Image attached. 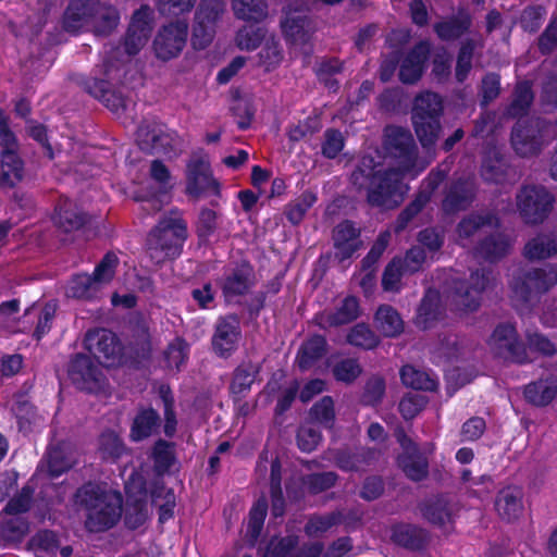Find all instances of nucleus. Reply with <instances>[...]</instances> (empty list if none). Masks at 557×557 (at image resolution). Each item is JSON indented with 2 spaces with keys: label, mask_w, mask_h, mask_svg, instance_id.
<instances>
[{
  "label": "nucleus",
  "mask_w": 557,
  "mask_h": 557,
  "mask_svg": "<svg viewBox=\"0 0 557 557\" xmlns=\"http://www.w3.org/2000/svg\"><path fill=\"white\" fill-rule=\"evenodd\" d=\"M385 161L391 166L397 164V170L383 171L381 165L364 157L351 177L354 184L360 187L367 183L370 203L393 208L403 201L408 189L403 182L405 176L410 174L414 177L425 168V163L418 162L412 136L401 127L389 126L385 129Z\"/></svg>",
  "instance_id": "f257e3e1"
},
{
  "label": "nucleus",
  "mask_w": 557,
  "mask_h": 557,
  "mask_svg": "<svg viewBox=\"0 0 557 557\" xmlns=\"http://www.w3.org/2000/svg\"><path fill=\"white\" fill-rule=\"evenodd\" d=\"M75 502L87 510L86 528L100 532L112 528L121 518L122 496L96 484H86L75 495Z\"/></svg>",
  "instance_id": "f03ea898"
},
{
  "label": "nucleus",
  "mask_w": 557,
  "mask_h": 557,
  "mask_svg": "<svg viewBox=\"0 0 557 557\" xmlns=\"http://www.w3.org/2000/svg\"><path fill=\"white\" fill-rule=\"evenodd\" d=\"M528 344L527 349L517 341L516 330L510 324L498 325L487 342L492 354L518 363L532 360L535 351L548 356L557 352L556 344L536 333L528 335Z\"/></svg>",
  "instance_id": "7ed1b4c3"
},
{
  "label": "nucleus",
  "mask_w": 557,
  "mask_h": 557,
  "mask_svg": "<svg viewBox=\"0 0 557 557\" xmlns=\"http://www.w3.org/2000/svg\"><path fill=\"white\" fill-rule=\"evenodd\" d=\"M186 237L187 225L178 214L163 219L148 238L151 258L161 262L177 257Z\"/></svg>",
  "instance_id": "20e7f679"
},
{
  "label": "nucleus",
  "mask_w": 557,
  "mask_h": 557,
  "mask_svg": "<svg viewBox=\"0 0 557 557\" xmlns=\"http://www.w3.org/2000/svg\"><path fill=\"white\" fill-rule=\"evenodd\" d=\"M67 27L92 23L99 34H108L119 22V14L112 7L100 4L99 0H71L65 13Z\"/></svg>",
  "instance_id": "39448f33"
},
{
  "label": "nucleus",
  "mask_w": 557,
  "mask_h": 557,
  "mask_svg": "<svg viewBox=\"0 0 557 557\" xmlns=\"http://www.w3.org/2000/svg\"><path fill=\"white\" fill-rule=\"evenodd\" d=\"M442 101L436 94L424 92L416 98L412 120L416 133L423 147L432 146L440 132L438 115Z\"/></svg>",
  "instance_id": "423d86ee"
},
{
  "label": "nucleus",
  "mask_w": 557,
  "mask_h": 557,
  "mask_svg": "<svg viewBox=\"0 0 557 557\" xmlns=\"http://www.w3.org/2000/svg\"><path fill=\"white\" fill-rule=\"evenodd\" d=\"M0 145L3 152L0 158V186H12L23 176V164L16 156L15 139L8 129L3 112L0 110Z\"/></svg>",
  "instance_id": "0eeeda50"
},
{
  "label": "nucleus",
  "mask_w": 557,
  "mask_h": 557,
  "mask_svg": "<svg viewBox=\"0 0 557 557\" xmlns=\"http://www.w3.org/2000/svg\"><path fill=\"white\" fill-rule=\"evenodd\" d=\"M85 346L90 355L103 367H113L121 362L122 348L117 337L108 330L88 332Z\"/></svg>",
  "instance_id": "6e6552de"
},
{
  "label": "nucleus",
  "mask_w": 557,
  "mask_h": 557,
  "mask_svg": "<svg viewBox=\"0 0 557 557\" xmlns=\"http://www.w3.org/2000/svg\"><path fill=\"white\" fill-rule=\"evenodd\" d=\"M554 198L543 187H524L517 197V206L529 223L542 221L549 212Z\"/></svg>",
  "instance_id": "1a4fd4ad"
},
{
  "label": "nucleus",
  "mask_w": 557,
  "mask_h": 557,
  "mask_svg": "<svg viewBox=\"0 0 557 557\" xmlns=\"http://www.w3.org/2000/svg\"><path fill=\"white\" fill-rule=\"evenodd\" d=\"M224 0H202L196 16L191 44L196 49L206 48L213 38V23L223 12Z\"/></svg>",
  "instance_id": "9d476101"
},
{
  "label": "nucleus",
  "mask_w": 557,
  "mask_h": 557,
  "mask_svg": "<svg viewBox=\"0 0 557 557\" xmlns=\"http://www.w3.org/2000/svg\"><path fill=\"white\" fill-rule=\"evenodd\" d=\"M557 283V265L530 271L523 277L512 283V290L516 297L528 300L549 289Z\"/></svg>",
  "instance_id": "9b49d317"
},
{
  "label": "nucleus",
  "mask_w": 557,
  "mask_h": 557,
  "mask_svg": "<svg viewBox=\"0 0 557 557\" xmlns=\"http://www.w3.org/2000/svg\"><path fill=\"white\" fill-rule=\"evenodd\" d=\"M187 38V24L177 21L164 26L154 39L153 48L159 59L170 60L180 54Z\"/></svg>",
  "instance_id": "f8f14e48"
},
{
  "label": "nucleus",
  "mask_w": 557,
  "mask_h": 557,
  "mask_svg": "<svg viewBox=\"0 0 557 557\" xmlns=\"http://www.w3.org/2000/svg\"><path fill=\"white\" fill-rule=\"evenodd\" d=\"M218 184L212 177L209 161L206 158H193L187 165L186 191L193 197L215 194Z\"/></svg>",
  "instance_id": "ddd939ff"
},
{
  "label": "nucleus",
  "mask_w": 557,
  "mask_h": 557,
  "mask_svg": "<svg viewBox=\"0 0 557 557\" xmlns=\"http://www.w3.org/2000/svg\"><path fill=\"white\" fill-rule=\"evenodd\" d=\"M69 373L73 383L81 389L97 392L102 386L101 372L88 356H76L71 362Z\"/></svg>",
  "instance_id": "4468645a"
},
{
  "label": "nucleus",
  "mask_w": 557,
  "mask_h": 557,
  "mask_svg": "<svg viewBox=\"0 0 557 557\" xmlns=\"http://www.w3.org/2000/svg\"><path fill=\"white\" fill-rule=\"evenodd\" d=\"M138 139L141 145L150 146L153 151L164 154L176 151L180 146L176 134L162 124H156L151 129L141 126L138 129Z\"/></svg>",
  "instance_id": "2eb2a0df"
},
{
  "label": "nucleus",
  "mask_w": 557,
  "mask_h": 557,
  "mask_svg": "<svg viewBox=\"0 0 557 557\" xmlns=\"http://www.w3.org/2000/svg\"><path fill=\"white\" fill-rule=\"evenodd\" d=\"M152 11L148 7H143L136 11L125 40V50L128 54L137 53L148 41L151 30Z\"/></svg>",
  "instance_id": "dca6fc26"
},
{
  "label": "nucleus",
  "mask_w": 557,
  "mask_h": 557,
  "mask_svg": "<svg viewBox=\"0 0 557 557\" xmlns=\"http://www.w3.org/2000/svg\"><path fill=\"white\" fill-rule=\"evenodd\" d=\"M359 315V305L355 297H346L334 310H325L315 318L322 329L347 324Z\"/></svg>",
  "instance_id": "f3484780"
},
{
  "label": "nucleus",
  "mask_w": 557,
  "mask_h": 557,
  "mask_svg": "<svg viewBox=\"0 0 557 557\" xmlns=\"http://www.w3.org/2000/svg\"><path fill=\"white\" fill-rule=\"evenodd\" d=\"M239 339V322L235 317L222 319L213 336V348L220 356H228L237 346Z\"/></svg>",
  "instance_id": "a211bd4d"
},
{
  "label": "nucleus",
  "mask_w": 557,
  "mask_h": 557,
  "mask_svg": "<svg viewBox=\"0 0 557 557\" xmlns=\"http://www.w3.org/2000/svg\"><path fill=\"white\" fill-rule=\"evenodd\" d=\"M359 232L350 222L338 224L333 234L335 255L339 260H345L352 256L360 247L358 238Z\"/></svg>",
  "instance_id": "6ab92c4d"
},
{
  "label": "nucleus",
  "mask_w": 557,
  "mask_h": 557,
  "mask_svg": "<svg viewBox=\"0 0 557 557\" xmlns=\"http://www.w3.org/2000/svg\"><path fill=\"white\" fill-rule=\"evenodd\" d=\"M429 51V44L421 42L401 60L399 78L403 83H413L420 78Z\"/></svg>",
  "instance_id": "aec40b11"
},
{
  "label": "nucleus",
  "mask_w": 557,
  "mask_h": 557,
  "mask_svg": "<svg viewBox=\"0 0 557 557\" xmlns=\"http://www.w3.org/2000/svg\"><path fill=\"white\" fill-rule=\"evenodd\" d=\"M398 442L406 454V456L399 458L400 467L408 478L414 481L421 480L426 474L425 460L416 455V447L405 434H398Z\"/></svg>",
  "instance_id": "412c9836"
},
{
  "label": "nucleus",
  "mask_w": 557,
  "mask_h": 557,
  "mask_svg": "<svg viewBox=\"0 0 557 557\" xmlns=\"http://www.w3.org/2000/svg\"><path fill=\"white\" fill-rule=\"evenodd\" d=\"M522 492L515 486H508L498 493L495 507L498 515L505 520H513L522 512Z\"/></svg>",
  "instance_id": "4be33fe9"
},
{
  "label": "nucleus",
  "mask_w": 557,
  "mask_h": 557,
  "mask_svg": "<svg viewBox=\"0 0 557 557\" xmlns=\"http://www.w3.org/2000/svg\"><path fill=\"white\" fill-rule=\"evenodd\" d=\"M524 396L535 406H545L557 396V380L552 376L534 382L525 387Z\"/></svg>",
  "instance_id": "5701e85b"
},
{
  "label": "nucleus",
  "mask_w": 557,
  "mask_h": 557,
  "mask_svg": "<svg viewBox=\"0 0 557 557\" xmlns=\"http://www.w3.org/2000/svg\"><path fill=\"white\" fill-rule=\"evenodd\" d=\"M496 225V220L492 216L472 215L465 219L458 226V237L465 246L470 237H481L488 230Z\"/></svg>",
  "instance_id": "b1692460"
},
{
  "label": "nucleus",
  "mask_w": 557,
  "mask_h": 557,
  "mask_svg": "<svg viewBox=\"0 0 557 557\" xmlns=\"http://www.w3.org/2000/svg\"><path fill=\"white\" fill-rule=\"evenodd\" d=\"M376 329L385 336H397L404 330L399 313L388 305L381 306L374 318Z\"/></svg>",
  "instance_id": "393cba45"
},
{
  "label": "nucleus",
  "mask_w": 557,
  "mask_h": 557,
  "mask_svg": "<svg viewBox=\"0 0 557 557\" xmlns=\"http://www.w3.org/2000/svg\"><path fill=\"white\" fill-rule=\"evenodd\" d=\"M55 224L64 232L78 230L86 222L85 214L71 201H64L57 210Z\"/></svg>",
  "instance_id": "a878e982"
},
{
  "label": "nucleus",
  "mask_w": 557,
  "mask_h": 557,
  "mask_svg": "<svg viewBox=\"0 0 557 557\" xmlns=\"http://www.w3.org/2000/svg\"><path fill=\"white\" fill-rule=\"evenodd\" d=\"M534 131L530 127H522L518 124L511 135V143L517 153L525 157L535 153L543 145L540 139L534 136Z\"/></svg>",
  "instance_id": "bb28decb"
},
{
  "label": "nucleus",
  "mask_w": 557,
  "mask_h": 557,
  "mask_svg": "<svg viewBox=\"0 0 557 557\" xmlns=\"http://www.w3.org/2000/svg\"><path fill=\"white\" fill-rule=\"evenodd\" d=\"M28 532V523L22 517L0 516V534L8 544L20 543Z\"/></svg>",
  "instance_id": "cd10ccee"
},
{
  "label": "nucleus",
  "mask_w": 557,
  "mask_h": 557,
  "mask_svg": "<svg viewBox=\"0 0 557 557\" xmlns=\"http://www.w3.org/2000/svg\"><path fill=\"white\" fill-rule=\"evenodd\" d=\"M326 342L322 336H313L307 341L297 355L300 369L307 370L325 352Z\"/></svg>",
  "instance_id": "c85d7f7f"
},
{
  "label": "nucleus",
  "mask_w": 557,
  "mask_h": 557,
  "mask_svg": "<svg viewBox=\"0 0 557 557\" xmlns=\"http://www.w3.org/2000/svg\"><path fill=\"white\" fill-rule=\"evenodd\" d=\"M400 377L406 386L414 389L433 391L437 384L430 373L412 366L403 367Z\"/></svg>",
  "instance_id": "c756f323"
},
{
  "label": "nucleus",
  "mask_w": 557,
  "mask_h": 557,
  "mask_svg": "<svg viewBox=\"0 0 557 557\" xmlns=\"http://www.w3.org/2000/svg\"><path fill=\"white\" fill-rule=\"evenodd\" d=\"M529 259H544L557 253V238L550 235H540L532 238L524 248Z\"/></svg>",
  "instance_id": "7c9ffc66"
},
{
  "label": "nucleus",
  "mask_w": 557,
  "mask_h": 557,
  "mask_svg": "<svg viewBox=\"0 0 557 557\" xmlns=\"http://www.w3.org/2000/svg\"><path fill=\"white\" fill-rule=\"evenodd\" d=\"M233 10L238 18L248 22H260L267 16L262 0H233Z\"/></svg>",
  "instance_id": "2f4dec72"
},
{
  "label": "nucleus",
  "mask_w": 557,
  "mask_h": 557,
  "mask_svg": "<svg viewBox=\"0 0 557 557\" xmlns=\"http://www.w3.org/2000/svg\"><path fill=\"white\" fill-rule=\"evenodd\" d=\"M99 287L87 274L74 276L66 286V296L77 299H89L98 293Z\"/></svg>",
  "instance_id": "473e14b6"
},
{
  "label": "nucleus",
  "mask_w": 557,
  "mask_h": 557,
  "mask_svg": "<svg viewBox=\"0 0 557 557\" xmlns=\"http://www.w3.org/2000/svg\"><path fill=\"white\" fill-rule=\"evenodd\" d=\"M510 248V242L505 236L497 234L483 242L476 250V255L483 259L494 262L505 256Z\"/></svg>",
  "instance_id": "72a5a7b5"
},
{
  "label": "nucleus",
  "mask_w": 557,
  "mask_h": 557,
  "mask_svg": "<svg viewBox=\"0 0 557 557\" xmlns=\"http://www.w3.org/2000/svg\"><path fill=\"white\" fill-rule=\"evenodd\" d=\"M267 515V502L264 498L257 500L249 512V518L247 522L246 529V537L247 542L250 545H253L257 539L259 537L262 528L264 518Z\"/></svg>",
  "instance_id": "f704fd0d"
},
{
  "label": "nucleus",
  "mask_w": 557,
  "mask_h": 557,
  "mask_svg": "<svg viewBox=\"0 0 557 557\" xmlns=\"http://www.w3.org/2000/svg\"><path fill=\"white\" fill-rule=\"evenodd\" d=\"M158 426V416L152 409L140 411L134 419L131 437L134 441H140L152 434Z\"/></svg>",
  "instance_id": "c9c22d12"
},
{
  "label": "nucleus",
  "mask_w": 557,
  "mask_h": 557,
  "mask_svg": "<svg viewBox=\"0 0 557 557\" xmlns=\"http://www.w3.org/2000/svg\"><path fill=\"white\" fill-rule=\"evenodd\" d=\"M29 548L34 552L36 557L54 556L58 549L55 534L50 531H42L37 533L30 540Z\"/></svg>",
  "instance_id": "e433bc0d"
},
{
  "label": "nucleus",
  "mask_w": 557,
  "mask_h": 557,
  "mask_svg": "<svg viewBox=\"0 0 557 557\" xmlns=\"http://www.w3.org/2000/svg\"><path fill=\"white\" fill-rule=\"evenodd\" d=\"M471 280L473 281V286L470 289H467L466 293L460 296V304L468 311L475 310L479 307L478 295L486 287L488 283V277L484 272L482 274L479 272L472 273Z\"/></svg>",
  "instance_id": "4c0bfd02"
},
{
  "label": "nucleus",
  "mask_w": 557,
  "mask_h": 557,
  "mask_svg": "<svg viewBox=\"0 0 557 557\" xmlns=\"http://www.w3.org/2000/svg\"><path fill=\"white\" fill-rule=\"evenodd\" d=\"M424 516L430 522L441 527L450 523L453 517L450 506L444 499L430 503L424 509Z\"/></svg>",
  "instance_id": "58836bf2"
},
{
  "label": "nucleus",
  "mask_w": 557,
  "mask_h": 557,
  "mask_svg": "<svg viewBox=\"0 0 557 557\" xmlns=\"http://www.w3.org/2000/svg\"><path fill=\"white\" fill-rule=\"evenodd\" d=\"M408 274L405 271V267L403 265V260L393 259L383 273L382 285L383 288L387 292H397L400 288V280L401 277Z\"/></svg>",
  "instance_id": "ea45409f"
},
{
  "label": "nucleus",
  "mask_w": 557,
  "mask_h": 557,
  "mask_svg": "<svg viewBox=\"0 0 557 557\" xmlns=\"http://www.w3.org/2000/svg\"><path fill=\"white\" fill-rule=\"evenodd\" d=\"M271 497L272 512L275 517H281L284 512V500L281 488V466L276 460L271 465Z\"/></svg>",
  "instance_id": "a19ab883"
},
{
  "label": "nucleus",
  "mask_w": 557,
  "mask_h": 557,
  "mask_svg": "<svg viewBox=\"0 0 557 557\" xmlns=\"http://www.w3.org/2000/svg\"><path fill=\"white\" fill-rule=\"evenodd\" d=\"M149 173L150 180L154 183L159 194L165 195L173 188L174 183L171 173L161 161H152Z\"/></svg>",
  "instance_id": "79ce46f5"
},
{
  "label": "nucleus",
  "mask_w": 557,
  "mask_h": 557,
  "mask_svg": "<svg viewBox=\"0 0 557 557\" xmlns=\"http://www.w3.org/2000/svg\"><path fill=\"white\" fill-rule=\"evenodd\" d=\"M472 197V185L470 183L458 184L453 187L444 200L446 210H457L467 203Z\"/></svg>",
  "instance_id": "37998d69"
},
{
  "label": "nucleus",
  "mask_w": 557,
  "mask_h": 557,
  "mask_svg": "<svg viewBox=\"0 0 557 557\" xmlns=\"http://www.w3.org/2000/svg\"><path fill=\"white\" fill-rule=\"evenodd\" d=\"M255 375L256 369L252 366L237 368L231 384L232 394L240 396L247 392L255 381Z\"/></svg>",
  "instance_id": "c03bdc74"
},
{
  "label": "nucleus",
  "mask_w": 557,
  "mask_h": 557,
  "mask_svg": "<svg viewBox=\"0 0 557 557\" xmlns=\"http://www.w3.org/2000/svg\"><path fill=\"white\" fill-rule=\"evenodd\" d=\"M117 263L119 259L114 253H107L97 265L91 277L99 288L112 280Z\"/></svg>",
  "instance_id": "a18cd8bd"
},
{
  "label": "nucleus",
  "mask_w": 557,
  "mask_h": 557,
  "mask_svg": "<svg viewBox=\"0 0 557 557\" xmlns=\"http://www.w3.org/2000/svg\"><path fill=\"white\" fill-rule=\"evenodd\" d=\"M348 342L358 347L371 349L377 345V337L366 324H357L348 334Z\"/></svg>",
  "instance_id": "49530a36"
},
{
  "label": "nucleus",
  "mask_w": 557,
  "mask_h": 557,
  "mask_svg": "<svg viewBox=\"0 0 557 557\" xmlns=\"http://www.w3.org/2000/svg\"><path fill=\"white\" fill-rule=\"evenodd\" d=\"M263 37V28L250 24L238 32L236 41L240 49L252 50L259 46Z\"/></svg>",
  "instance_id": "de8ad7c7"
},
{
  "label": "nucleus",
  "mask_w": 557,
  "mask_h": 557,
  "mask_svg": "<svg viewBox=\"0 0 557 557\" xmlns=\"http://www.w3.org/2000/svg\"><path fill=\"white\" fill-rule=\"evenodd\" d=\"M187 357V345L181 338L174 339L165 351L166 367L178 370Z\"/></svg>",
  "instance_id": "09e8293b"
},
{
  "label": "nucleus",
  "mask_w": 557,
  "mask_h": 557,
  "mask_svg": "<svg viewBox=\"0 0 557 557\" xmlns=\"http://www.w3.org/2000/svg\"><path fill=\"white\" fill-rule=\"evenodd\" d=\"M469 26L468 17L450 20L436 25L435 30L442 39L459 37Z\"/></svg>",
  "instance_id": "8fccbe9b"
},
{
  "label": "nucleus",
  "mask_w": 557,
  "mask_h": 557,
  "mask_svg": "<svg viewBox=\"0 0 557 557\" xmlns=\"http://www.w3.org/2000/svg\"><path fill=\"white\" fill-rule=\"evenodd\" d=\"M99 445L103 458H117L124 451L120 437L112 431L101 435Z\"/></svg>",
  "instance_id": "3c124183"
},
{
  "label": "nucleus",
  "mask_w": 557,
  "mask_h": 557,
  "mask_svg": "<svg viewBox=\"0 0 557 557\" xmlns=\"http://www.w3.org/2000/svg\"><path fill=\"white\" fill-rule=\"evenodd\" d=\"M437 300V295L434 292H428L424 296L417 315V323L419 326L426 329L431 325V321L435 319L436 311L434 305Z\"/></svg>",
  "instance_id": "603ef678"
},
{
  "label": "nucleus",
  "mask_w": 557,
  "mask_h": 557,
  "mask_svg": "<svg viewBox=\"0 0 557 557\" xmlns=\"http://www.w3.org/2000/svg\"><path fill=\"white\" fill-rule=\"evenodd\" d=\"M532 99L533 96L529 83H520L516 88L515 98L509 109V113L511 115L522 114L530 106Z\"/></svg>",
  "instance_id": "864d4df0"
},
{
  "label": "nucleus",
  "mask_w": 557,
  "mask_h": 557,
  "mask_svg": "<svg viewBox=\"0 0 557 557\" xmlns=\"http://www.w3.org/2000/svg\"><path fill=\"white\" fill-rule=\"evenodd\" d=\"M320 441V431L313 424H306L298 431V446L304 451L313 450L319 445Z\"/></svg>",
  "instance_id": "5fc2aeb1"
},
{
  "label": "nucleus",
  "mask_w": 557,
  "mask_h": 557,
  "mask_svg": "<svg viewBox=\"0 0 557 557\" xmlns=\"http://www.w3.org/2000/svg\"><path fill=\"white\" fill-rule=\"evenodd\" d=\"M333 373L336 380L349 383L360 375L361 368L356 360L348 359L336 364Z\"/></svg>",
  "instance_id": "6e6d98bb"
},
{
  "label": "nucleus",
  "mask_w": 557,
  "mask_h": 557,
  "mask_svg": "<svg viewBox=\"0 0 557 557\" xmlns=\"http://www.w3.org/2000/svg\"><path fill=\"white\" fill-rule=\"evenodd\" d=\"M337 521L338 516L334 513L325 517H313L307 523L306 532L310 536H318L323 532H326L332 525L336 524Z\"/></svg>",
  "instance_id": "4d7b16f0"
},
{
  "label": "nucleus",
  "mask_w": 557,
  "mask_h": 557,
  "mask_svg": "<svg viewBox=\"0 0 557 557\" xmlns=\"http://www.w3.org/2000/svg\"><path fill=\"white\" fill-rule=\"evenodd\" d=\"M154 466L159 472L166 470L173 460V450L170 444L158 442L153 449Z\"/></svg>",
  "instance_id": "13d9d810"
},
{
  "label": "nucleus",
  "mask_w": 557,
  "mask_h": 557,
  "mask_svg": "<svg viewBox=\"0 0 557 557\" xmlns=\"http://www.w3.org/2000/svg\"><path fill=\"white\" fill-rule=\"evenodd\" d=\"M392 540L406 547H416L417 543V530L407 524H400L394 528L392 533Z\"/></svg>",
  "instance_id": "bf43d9fd"
},
{
  "label": "nucleus",
  "mask_w": 557,
  "mask_h": 557,
  "mask_svg": "<svg viewBox=\"0 0 557 557\" xmlns=\"http://www.w3.org/2000/svg\"><path fill=\"white\" fill-rule=\"evenodd\" d=\"M32 492L29 488H23L21 494L14 498H12L7 507L5 513L11 517H20L21 512H25L30 505Z\"/></svg>",
  "instance_id": "052dcab7"
},
{
  "label": "nucleus",
  "mask_w": 557,
  "mask_h": 557,
  "mask_svg": "<svg viewBox=\"0 0 557 557\" xmlns=\"http://www.w3.org/2000/svg\"><path fill=\"white\" fill-rule=\"evenodd\" d=\"M306 20L300 16H286L282 22V28L284 34L290 38L296 40L297 38L302 39L306 35L305 32Z\"/></svg>",
  "instance_id": "680f3d73"
},
{
  "label": "nucleus",
  "mask_w": 557,
  "mask_h": 557,
  "mask_svg": "<svg viewBox=\"0 0 557 557\" xmlns=\"http://www.w3.org/2000/svg\"><path fill=\"white\" fill-rule=\"evenodd\" d=\"M344 147L343 135L337 131H327L322 146L323 154L327 158L336 157Z\"/></svg>",
  "instance_id": "e2e57ef3"
},
{
  "label": "nucleus",
  "mask_w": 557,
  "mask_h": 557,
  "mask_svg": "<svg viewBox=\"0 0 557 557\" xmlns=\"http://www.w3.org/2000/svg\"><path fill=\"white\" fill-rule=\"evenodd\" d=\"M312 416L319 423L329 425L334 418L333 400L330 397L322 398L312 408Z\"/></svg>",
  "instance_id": "0e129e2a"
},
{
  "label": "nucleus",
  "mask_w": 557,
  "mask_h": 557,
  "mask_svg": "<svg viewBox=\"0 0 557 557\" xmlns=\"http://www.w3.org/2000/svg\"><path fill=\"white\" fill-rule=\"evenodd\" d=\"M424 399L421 396L408 395L404 397L399 404L400 413L405 419L416 417L424 406Z\"/></svg>",
  "instance_id": "69168bd1"
},
{
  "label": "nucleus",
  "mask_w": 557,
  "mask_h": 557,
  "mask_svg": "<svg viewBox=\"0 0 557 557\" xmlns=\"http://www.w3.org/2000/svg\"><path fill=\"white\" fill-rule=\"evenodd\" d=\"M335 482V475L332 472L311 475L304 482V487L312 493H318L331 487Z\"/></svg>",
  "instance_id": "338daca9"
},
{
  "label": "nucleus",
  "mask_w": 557,
  "mask_h": 557,
  "mask_svg": "<svg viewBox=\"0 0 557 557\" xmlns=\"http://www.w3.org/2000/svg\"><path fill=\"white\" fill-rule=\"evenodd\" d=\"M295 543L296 540L292 536L282 540H272L267 548L264 557H285Z\"/></svg>",
  "instance_id": "774afa93"
}]
</instances>
